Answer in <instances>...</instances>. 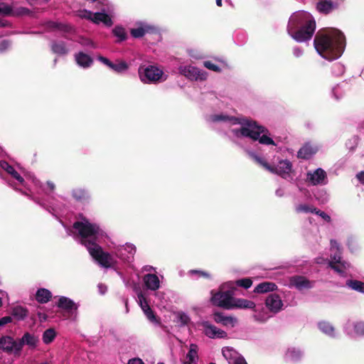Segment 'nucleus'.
I'll return each instance as SVG.
<instances>
[{
  "label": "nucleus",
  "mask_w": 364,
  "mask_h": 364,
  "mask_svg": "<svg viewBox=\"0 0 364 364\" xmlns=\"http://www.w3.org/2000/svg\"><path fill=\"white\" fill-rule=\"evenodd\" d=\"M314 45L316 51L326 60L338 58L344 51L346 38L338 29L324 28L316 33Z\"/></svg>",
  "instance_id": "nucleus-1"
},
{
  "label": "nucleus",
  "mask_w": 364,
  "mask_h": 364,
  "mask_svg": "<svg viewBox=\"0 0 364 364\" xmlns=\"http://www.w3.org/2000/svg\"><path fill=\"white\" fill-rule=\"evenodd\" d=\"M240 124L242 127L237 131L240 134L245 137H249L253 141H259L262 144L265 145H275L274 141L270 138L269 130L264 126L258 124L256 121L244 119Z\"/></svg>",
  "instance_id": "nucleus-2"
},
{
  "label": "nucleus",
  "mask_w": 364,
  "mask_h": 364,
  "mask_svg": "<svg viewBox=\"0 0 364 364\" xmlns=\"http://www.w3.org/2000/svg\"><path fill=\"white\" fill-rule=\"evenodd\" d=\"M73 228L77 230L81 237L80 242L87 250L97 244L96 240L100 230L97 225L88 221H76L73 223Z\"/></svg>",
  "instance_id": "nucleus-3"
},
{
  "label": "nucleus",
  "mask_w": 364,
  "mask_h": 364,
  "mask_svg": "<svg viewBox=\"0 0 364 364\" xmlns=\"http://www.w3.org/2000/svg\"><path fill=\"white\" fill-rule=\"evenodd\" d=\"M253 159L257 164L262 166L267 171L272 173L277 174L284 178H287L291 171V163L288 160L280 161L279 164L275 166L269 164L265 159L257 155H254Z\"/></svg>",
  "instance_id": "nucleus-4"
},
{
  "label": "nucleus",
  "mask_w": 364,
  "mask_h": 364,
  "mask_svg": "<svg viewBox=\"0 0 364 364\" xmlns=\"http://www.w3.org/2000/svg\"><path fill=\"white\" fill-rule=\"evenodd\" d=\"M138 73L141 80L145 83L160 82L164 75L163 70L155 65H141Z\"/></svg>",
  "instance_id": "nucleus-5"
},
{
  "label": "nucleus",
  "mask_w": 364,
  "mask_h": 364,
  "mask_svg": "<svg viewBox=\"0 0 364 364\" xmlns=\"http://www.w3.org/2000/svg\"><path fill=\"white\" fill-rule=\"evenodd\" d=\"M227 291L220 290L218 292L214 293L211 291V302L213 305L221 307L224 309H231V303L232 302V298L234 296V288Z\"/></svg>",
  "instance_id": "nucleus-6"
},
{
  "label": "nucleus",
  "mask_w": 364,
  "mask_h": 364,
  "mask_svg": "<svg viewBox=\"0 0 364 364\" xmlns=\"http://www.w3.org/2000/svg\"><path fill=\"white\" fill-rule=\"evenodd\" d=\"M88 252L105 268L112 267L116 263L114 257L109 253L104 252L102 248L97 244L89 249Z\"/></svg>",
  "instance_id": "nucleus-7"
},
{
  "label": "nucleus",
  "mask_w": 364,
  "mask_h": 364,
  "mask_svg": "<svg viewBox=\"0 0 364 364\" xmlns=\"http://www.w3.org/2000/svg\"><path fill=\"white\" fill-rule=\"evenodd\" d=\"M315 29V21L314 19L308 20L303 26L294 33L293 37L299 42L308 41L311 38Z\"/></svg>",
  "instance_id": "nucleus-8"
},
{
  "label": "nucleus",
  "mask_w": 364,
  "mask_h": 364,
  "mask_svg": "<svg viewBox=\"0 0 364 364\" xmlns=\"http://www.w3.org/2000/svg\"><path fill=\"white\" fill-rule=\"evenodd\" d=\"M18 341L14 340V338L9 336H4L0 338V349L8 354H14L19 356L21 354L20 350H18Z\"/></svg>",
  "instance_id": "nucleus-9"
},
{
  "label": "nucleus",
  "mask_w": 364,
  "mask_h": 364,
  "mask_svg": "<svg viewBox=\"0 0 364 364\" xmlns=\"http://www.w3.org/2000/svg\"><path fill=\"white\" fill-rule=\"evenodd\" d=\"M179 72L181 75L191 80H204L206 79L205 72L192 65L181 66L179 68Z\"/></svg>",
  "instance_id": "nucleus-10"
},
{
  "label": "nucleus",
  "mask_w": 364,
  "mask_h": 364,
  "mask_svg": "<svg viewBox=\"0 0 364 364\" xmlns=\"http://www.w3.org/2000/svg\"><path fill=\"white\" fill-rule=\"evenodd\" d=\"M97 60L117 73L125 72L129 68L128 64L124 60H117L116 63H112L107 58L102 55H99Z\"/></svg>",
  "instance_id": "nucleus-11"
},
{
  "label": "nucleus",
  "mask_w": 364,
  "mask_h": 364,
  "mask_svg": "<svg viewBox=\"0 0 364 364\" xmlns=\"http://www.w3.org/2000/svg\"><path fill=\"white\" fill-rule=\"evenodd\" d=\"M290 284L299 290L309 289L314 287L315 282L308 279L304 276H294L290 278Z\"/></svg>",
  "instance_id": "nucleus-12"
},
{
  "label": "nucleus",
  "mask_w": 364,
  "mask_h": 364,
  "mask_svg": "<svg viewBox=\"0 0 364 364\" xmlns=\"http://www.w3.org/2000/svg\"><path fill=\"white\" fill-rule=\"evenodd\" d=\"M203 326L205 334L210 338H225L228 337V333L225 331L210 324L208 322L203 323Z\"/></svg>",
  "instance_id": "nucleus-13"
},
{
  "label": "nucleus",
  "mask_w": 364,
  "mask_h": 364,
  "mask_svg": "<svg viewBox=\"0 0 364 364\" xmlns=\"http://www.w3.org/2000/svg\"><path fill=\"white\" fill-rule=\"evenodd\" d=\"M266 306L274 313L279 312L283 306L280 296L277 294H270L265 300Z\"/></svg>",
  "instance_id": "nucleus-14"
},
{
  "label": "nucleus",
  "mask_w": 364,
  "mask_h": 364,
  "mask_svg": "<svg viewBox=\"0 0 364 364\" xmlns=\"http://www.w3.org/2000/svg\"><path fill=\"white\" fill-rule=\"evenodd\" d=\"M339 4L331 0H318L316 4L317 11L323 14L327 15L332 11L338 9Z\"/></svg>",
  "instance_id": "nucleus-15"
},
{
  "label": "nucleus",
  "mask_w": 364,
  "mask_h": 364,
  "mask_svg": "<svg viewBox=\"0 0 364 364\" xmlns=\"http://www.w3.org/2000/svg\"><path fill=\"white\" fill-rule=\"evenodd\" d=\"M213 320L224 326L234 327L237 322L236 318L233 316H225L222 312L216 311L213 314Z\"/></svg>",
  "instance_id": "nucleus-16"
},
{
  "label": "nucleus",
  "mask_w": 364,
  "mask_h": 364,
  "mask_svg": "<svg viewBox=\"0 0 364 364\" xmlns=\"http://www.w3.org/2000/svg\"><path fill=\"white\" fill-rule=\"evenodd\" d=\"M18 346L17 350L21 352L22 348L25 344L31 348H36L38 342V338L34 335L31 334L28 332H26L22 338L18 339Z\"/></svg>",
  "instance_id": "nucleus-17"
},
{
  "label": "nucleus",
  "mask_w": 364,
  "mask_h": 364,
  "mask_svg": "<svg viewBox=\"0 0 364 364\" xmlns=\"http://www.w3.org/2000/svg\"><path fill=\"white\" fill-rule=\"evenodd\" d=\"M46 26L50 30H58L65 34H71L75 32V28L70 24L55 21H49Z\"/></svg>",
  "instance_id": "nucleus-18"
},
{
  "label": "nucleus",
  "mask_w": 364,
  "mask_h": 364,
  "mask_svg": "<svg viewBox=\"0 0 364 364\" xmlns=\"http://www.w3.org/2000/svg\"><path fill=\"white\" fill-rule=\"evenodd\" d=\"M57 306L60 309L65 310L68 313L77 309V304L70 299L66 296H60L57 303Z\"/></svg>",
  "instance_id": "nucleus-19"
},
{
  "label": "nucleus",
  "mask_w": 364,
  "mask_h": 364,
  "mask_svg": "<svg viewBox=\"0 0 364 364\" xmlns=\"http://www.w3.org/2000/svg\"><path fill=\"white\" fill-rule=\"evenodd\" d=\"M103 11H105V9H102ZM91 21L96 23L99 24L100 23H103L105 26L110 27L113 24V21L111 17L105 12H96L93 14V18H91Z\"/></svg>",
  "instance_id": "nucleus-20"
},
{
  "label": "nucleus",
  "mask_w": 364,
  "mask_h": 364,
  "mask_svg": "<svg viewBox=\"0 0 364 364\" xmlns=\"http://www.w3.org/2000/svg\"><path fill=\"white\" fill-rule=\"evenodd\" d=\"M231 309H254L255 304L250 300L245 299H236L233 296L231 303Z\"/></svg>",
  "instance_id": "nucleus-21"
},
{
  "label": "nucleus",
  "mask_w": 364,
  "mask_h": 364,
  "mask_svg": "<svg viewBox=\"0 0 364 364\" xmlns=\"http://www.w3.org/2000/svg\"><path fill=\"white\" fill-rule=\"evenodd\" d=\"M75 58L77 65L84 68L90 67L93 63V59L83 52H79L75 54Z\"/></svg>",
  "instance_id": "nucleus-22"
},
{
  "label": "nucleus",
  "mask_w": 364,
  "mask_h": 364,
  "mask_svg": "<svg viewBox=\"0 0 364 364\" xmlns=\"http://www.w3.org/2000/svg\"><path fill=\"white\" fill-rule=\"evenodd\" d=\"M326 177V172L320 168H317L313 173H308V180L313 185L321 183Z\"/></svg>",
  "instance_id": "nucleus-23"
},
{
  "label": "nucleus",
  "mask_w": 364,
  "mask_h": 364,
  "mask_svg": "<svg viewBox=\"0 0 364 364\" xmlns=\"http://www.w3.org/2000/svg\"><path fill=\"white\" fill-rule=\"evenodd\" d=\"M146 287L151 290H156L159 288V279L154 274H147L144 277Z\"/></svg>",
  "instance_id": "nucleus-24"
},
{
  "label": "nucleus",
  "mask_w": 364,
  "mask_h": 364,
  "mask_svg": "<svg viewBox=\"0 0 364 364\" xmlns=\"http://www.w3.org/2000/svg\"><path fill=\"white\" fill-rule=\"evenodd\" d=\"M277 286L275 283L271 282H264L255 287L254 292L257 294H264L273 291L277 290Z\"/></svg>",
  "instance_id": "nucleus-25"
},
{
  "label": "nucleus",
  "mask_w": 364,
  "mask_h": 364,
  "mask_svg": "<svg viewBox=\"0 0 364 364\" xmlns=\"http://www.w3.org/2000/svg\"><path fill=\"white\" fill-rule=\"evenodd\" d=\"M50 49L55 54L64 55L68 54V49L66 47V43L64 41H52L50 44Z\"/></svg>",
  "instance_id": "nucleus-26"
},
{
  "label": "nucleus",
  "mask_w": 364,
  "mask_h": 364,
  "mask_svg": "<svg viewBox=\"0 0 364 364\" xmlns=\"http://www.w3.org/2000/svg\"><path fill=\"white\" fill-rule=\"evenodd\" d=\"M52 298V293L47 289H38L36 293V299L40 304L48 303Z\"/></svg>",
  "instance_id": "nucleus-27"
},
{
  "label": "nucleus",
  "mask_w": 364,
  "mask_h": 364,
  "mask_svg": "<svg viewBox=\"0 0 364 364\" xmlns=\"http://www.w3.org/2000/svg\"><path fill=\"white\" fill-rule=\"evenodd\" d=\"M1 166L8 173H9L13 178L16 179L21 184L24 183L23 178L15 170V168L6 161L1 163Z\"/></svg>",
  "instance_id": "nucleus-28"
},
{
  "label": "nucleus",
  "mask_w": 364,
  "mask_h": 364,
  "mask_svg": "<svg viewBox=\"0 0 364 364\" xmlns=\"http://www.w3.org/2000/svg\"><path fill=\"white\" fill-rule=\"evenodd\" d=\"M331 261L329 262V267L336 272H341L340 266L343 267V264L341 262V252L336 251L333 255L331 256Z\"/></svg>",
  "instance_id": "nucleus-29"
},
{
  "label": "nucleus",
  "mask_w": 364,
  "mask_h": 364,
  "mask_svg": "<svg viewBox=\"0 0 364 364\" xmlns=\"http://www.w3.org/2000/svg\"><path fill=\"white\" fill-rule=\"evenodd\" d=\"M222 353L224 358L231 364L239 354L231 347H224L222 349Z\"/></svg>",
  "instance_id": "nucleus-30"
},
{
  "label": "nucleus",
  "mask_w": 364,
  "mask_h": 364,
  "mask_svg": "<svg viewBox=\"0 0 364 364\" xmlns=\"http://www.w3.org/2000/svg\"><path fill=\"white\" fill-rule=\"evenodd\" d=\"M346 285L353 290L364 293V282L355 279H348Z\"/></svg>",
  "instance_id": "nucleus-31"
},
{
  "label": "nucleus",
  "mask_w": 364,
  "mask_h": 364,
  "mask_svg": "<svg viewBox=\"0 0 364 364\" xmlns=\"http://www.w3.org/2000/svg\"><path fill=\"white\" fill-rule=\"evenodd\" d=\"M197 350L198 346L196 344H191L190 346V349L188 353L186 355V361L185 364H194L196 361V358H197Z\"/></svg>",
  "instance_id": "nucleus-32"
},
{
  "label": "nucleus",
  "mask_w": 364,
  "mask_h": 364,
  "mask_svg": "<svg viewBox=\"0 0 364 364\" xmlns=\"http://www.w3.org/2000/svg\"><path fill=\"white\" fill-rule=\"evenodd\" d=\"M72 196L77 200H83L89 198L87 191L82 188H75L72 192Z\"/></svg>",
  "instance_id": "nucleus-33"
},
{
  "label": "nucleus",
  "mask_w": 364,
  "mask_h": 364,
  "mask_svg": "<svg viewBox=\"0 0 364 364\" xmlns=\"http://www.w3.org/2000/svg\"><path fill=\"white\" fill-rule=\"evenodd\" d=\"M112 33L114 36L118 38L117 41L118 43L125 41L127 38V34L125 31V29L120 26H115L112 30Z\"/></svg>",
  "instance_id": "nucleus-34"
},
{
  "label": "nucleus",
  "mask_w": 364,
  "mask_h": 364,
  "mask_svg": "<svg viewBox=\"0 0 364 364\" xmlns=\"http://www.w3.org/2000/svg\"><path fill=\"white\" fill-rule=\"evenodd\" d=\"M12 315L18 320H23L28 315V310L26 308L18 306L13 309Z\"/></svg>",
  "instance_id": "nucleus-35"
},
{
  "label": "nucleus",
  "mask_w": 364,
  "mask_h": 364,
  "mask_svg": "<svg viewBox=\"0 0 364 364\" xmlns=\"http://www.w3.org/2000/svg\"><path fill=\"white\" fill-rule=\"evenodd\" d=\"M56 336V332L55 331L50 328L47 330H46L43 333V341L46 344L50 343L55 338Z\"/></svg>",
  "instance_id": "nucleus-36"
},
{
  "label": "nucleus",
  "mask_w": 364,
  "mask_h": 364,
  "mask_svg": "<svg viewBox=\"0 0 364 364\" xmlns=\"http://www.w3.org/2000/svg\"><path fill=\"white\" fill-rule=\"evenodd\" d=\"M314 152L311 147L304 146L299 150L297 156L300 159H308L314 154Z\"/></svg>",
  "instance_id": "nucleus-37"
},
{
  "label": "nucleus",
  "mask_w": 364,
  "mask_h": 364,
  "mask_svg": "<svg viewBox=\"0 0 364 364\" xmlns=\"http://www.w3.org/2000/svg\"><path fill=\"white\" fill-rule=\"evenodd\" d=\"M319 329L324 333L333 336L334 328L327 321H321L318 323Z\"/></svg>",
  "instance_id": "nucleus-38"
},
{
  "label": "nucleus",
  "mask_w": 364,
  "mask_h": 364,
  "mask_svg": "<svg viewBox=\"0 0 364 364\" xmlns=\"http://www.w3.org/2000/svg\"><path fill=\"white\" fill-rule=\"evenodd\" d=\"M316 208H314V206H311L306 204H301L299 205L296 210L297 213H314L316 211Z\"/></svg>",
  "instance_id": "nucleus-39"
},
{
  "label": "nucleus",
  "mask_w": 364,
  "mask_h": 364,
  "mask_svg": "<svg viewBox=\"0 0 364 364\" xmlns=\"http://www.w3.org/2000/svg\"><path fill=\"white\" fill-rule=\"evenodd\" d=\"M235 284L238 287H241L245 289H247L252 286V281L250 278H243V279L237 280L235 282Z\"/></svg>",
  "instance_id": "nucleus-40"
},
{
  "label": "nucleus",
  "mask_w": 364,
  "mask_h": 364,
  "mask_svg": "<svg viewBox=\"0 0 364 364\" xmlns=\"http://www.w3.org/2000/svg\"><path fill=\"white\" fill-rule=\"evenodd\" d=\"M146 30L143 27H139L136 28H132L130 31L131 35L136 38L143 37L146 33Z\"/></svg>",
  "instance_id": "nucleus-41"
},
{
  "label": "nucleus",
  "mask_w": 364,
  "mask_h": 364,
  "mask_svg": "<svg viewBox=\"0 0 364 364\" xmlns=\"http://www.w3.org/2000/svg\"><path fill=\"white\" fill-rule=\"evenodd\" d=\"M144 307L146 308H143V311L145 315L146 316L147 318L151 321H155L156 320V316L152 309L150 308L149 305L148 304H146V305H144Z\"/></svg>",
  "instance_id": "nucleus-42"
},
{
  "label": "nucleus",
  "mask_w": 364,
  "mask_h": 364,
  "mask_svg": "<svg viewBox=\"0 0 364 364\" xmlns=\"http://www.w3.org/2000/svg\"><path fill=\"white\" fill-rule=\"evenodd\" d=\"M203 65H204V67L206 68L208 70L215 71L216 73L221 72L220 68L219 66H218L217 65L214 64L213 63H212L210 60L205 61L203 63Z\"/></svg>",
  "instance_id": "nucleus-43"
},
{
  "label": "nucleus",
  "mask_w": 364,
  "mask_h": 364,
  "mask_svg": "<svg viewBox=\"0 0 364 364\" xmlns=\"http://www.w3.org/2000/svg\"><path fill=\"white\" fill-rule=\"evenodd\" d=\"M287 356H289L291 360H297L301 357V352L295 349H291L288 350Z\"/></svg>",
  "instance_id": "nucleus-44"
},
{
  "label": "nucleus",
  "mask_w": 364,
  "mask_h": 364,
  "mask_svg": "<svg viewBox=\"0 0 364 364\" xmlns=\"http://www.w3.org/2000/svg\"><path fill=\"white\" fill-rule=\"evenodd\" d=\"M355 332L360 336L364 335V322H358L354 326Z\"/></svg>",
  "instance_id": "nucleus-45"
},
{
  "label": "nucleus",
  "mask_w": 364,
  "mask_h": 364,
  "mask_svg": "<svg viewBox=\"0 0 364 364\" xmlns=\"http://www.w3.org/2000/svg\"><path fill=\"white\" fill-rule=\"evenodd\" d=\"M191 274H197L199 277H203V278H205V279H210V274L208 272H205V271L193 269V270L191 271Z\"/></svg>",
  "instance_id": "nucleus-46"
},
{
  "label": "nucleus",
  "mask_w": 364,
  "mask_h": 364,
  "mask_svg": "<svg viewBox=\"0 0 364 364\" xmlns=\"http://www.w3.org/2000/svg\"><path fill=\"white\" fill-rule=\"evenodd\" d=\"M0 13L6 16H9L12 13V9L9 6L0 4Z\"/></svg>",
  "instance_id": "nucleus-47"
},
{
  "label": "nucleus",
  "mask_w": 364,
  "mask_h": 364,
  "mask_svg": "<svg viewBox=\"0 0 364 364\" xmlns=\"http://www.w3.org/2000/svg\"><path fill=\"white\" fill-rule=\"evenodd\" d=\"M11 46L9 40H3L0 42V52H4L7 50Z\"/></svg>",
  "instance_id": "nucleus-48"
},
{
  "label": "nucleus",
  "mask_w": 364,
  "mask_h": 364,
  "mask_svg": "<svg viewBox=\"0 0 364 364\" xmlns=\"http://www.w3.org/2000/svg\"><path fill=\"white\" fill-rule=\"evenodd\" d=\"M314 213L321 216L324 220H326L327 222L331 221V217L328 214H326L325 212L321 211V210H318L316 208Z\"/></svg>",
  "instance_id": "nucleus-49"
},
{
  "label": "nucleus",
  "mask_w": 364,
  "mask_h": 364,
  "mask_svg": "<svg viewBox=\"0 0 364 364\" xmlns=\"http://www.w3.org/2000/svg\"><path fill=\"white\" fill-rule=\"evenodd\" d=\"M138 299L141 309H145L146 307H144V305H146V304H148L145 296L141 293H140L139 294H138Z\"/></svg>",
  "instance_id": "nucleus-50"
},
{
  "label": "nucleus",
  "mask_w": 364,
  "mask_h": 364,
  "mask_svg": "<svg viewBox=\"0 0 364 364\" xmlns=\"http://www.w3.org/2000/svg\"><path fill=\"white\" fill-rule=\"evenodd\" d=\"M231 364H247V363L242 355H239Z\"/></svg>",
  "instance_id": "nucleus-51"
},
{
  "label": "nucleus",
  "mask_w": 364,
  "mask_h": 364,
  "mask_svg": "<svg viewBox=\"0 0 364 364\" xmlns=\"http://www.w3.org/2000/svg\"><path fill=\"white\" fill-rule=\"evenodd\" d=\"M31 14V11L25 7H20L17 10V15H28Z\"/></svg>",
  "instance_id": "nucleus-52"
},
{
  "label": "nucleus",
  "mask_w": 364,
  "mask_h": 364,
  "mask_svg": "<svg viewBox=\"0 0 364 364\" xmlns=\"http://www.w3.org/2000/svg\"><path fill=\"white\" fill-rule=\"evenodd\" d=\"M12 321L11 316H4L0 318V326H4Z\"/></svg>",
  "instance_id": "nucleus-53"
},
{
  "label": "nucleus",
  "mask_w": 364,
  "mask_h": 364,
  "mask_svg": "<svg viewBox=\"0 0 364 364\" xmlns=\"http://www.w3.org/2000/svg\"><path fill=\"white\" fill-rule=\"evenodd\" d=\"M180 321L183 324L186 325L189 322L190 318L186 314H180Z\"/></svg>",
  "instance_id": "nucleus-54"
},
{
  "label": "nucleus",
  "mask_w": 364,
  "mask_h": 364,
  "mask_svg": "<svg viewBox=\"0 0 364 364\" xmlns=\"http://www.w3.org/2000/svg\"><path fill=\"white\" fill-rule=\"evenodd\" d=\"M293 53L296 58H299L303 55V50L299 48H294L293 50Z\"/></svg>",
  "instance_id": "nucleus-55"
},
{
  "label": "nucleus",
  "mask_w": 364,
  "mask_h": 364,
  "mask_svg": "<svg viewBox=\"0 0 364 364\" xmlns=\"http://www.w3.org/2000/svg\"><path fill=\"white\" fill-rule=\"evenodd\" d=\"M227 119V117L220 114V115H214L213 117V120L214 122H218V121H225Z\"/></svg>",
  "instance_id": "nucleus-56"
},
{
  "label": "nucleus",
  "mask_w": 364,
  "mask_h": 364,
  "mask_svg": "<svg viewBox=\"0 0 364 364\" xmlns=\"http://www.w3.org/2000/svg\"><path fill=\"white\" fill-rule=\"evenodd\" d=\"M127 364H144V363L140 358H132L128 361Z\"/></svg>",
  "instance_id": "nucleus-57"
},
{
  "label": "nucleus",
  "mask_w": 364,
  "mask_h": 364,
  "mask_svg": "<svg viewBox=\"0 0 364 364\" xmlns=\"http://www.w3.org/2000/svg\"><path fill=\"white\" fill-rule=\"evenodd\" d=\"M358 180L364 185V171H362L356 174Z\"/></svg>",
  "instance_id": "nucleus-58"
},
{
  "label": "nucleus",
  "mask_w": 364,
  "mask_h": 364,
  "mask_svg": "<svg viewBox=\"0 0 364 364\" xmlns=\"http://www.w3.org/2000/svg\"><path fill=\"white\" fill-rule=\"evenodd\" d=\"M38 316L41 322H44L47 320L48 316L44 313H38Z\"/></svg>",
  "instance_id": "nucleus-59"
},
{
  "label": "nucleus",
  "mask_w": 364,
  "mask_h": 364,
  "mask_svg": "<svg viewBox=\"0 0 364 364\" xmlns=\"http://www.w3.org/2000/svg\"><path fill=\"white\" fill-rule=\"evenodd\" d=\"M85 14L83 16V18L89 19V20H91V18H93L94 14L92 13L91 11L85 10Z\"/></svg>",
  "instance_id": "nucleus-60"
},
{
  "label": "nucleus",
  "mask_w": 364,
  "mask_h": 364,
  "mask_svg": "<svg viewBox=\"0 0 364 364\" xmlns=\"http://www.w3.org/2000/svg\"><path fill=\"white\" fill-rule=\"evenodd\" d=\"M46 184L50 191L53 192L55 190V186L52 181H47Z\"/></svg>",
  "instance_id": "nucleus-61"
},
{
  "label": "nucleus",
  "mask_w": 364,
  "mask_h": 364,
  "mask_svg": "<svg viewBox=\"0 0 364 364\" xmlns=\"http://www.w3.org/2000/svg\"><path fill=\"white\" fill-rule=\"evenodd\" d=\"M84 46H93V42L90 39H83V41L81 43Z\"/></svg>",
  "instance_id": "nucleus-62"
},
{
  "label": "nucleus",
  "mask_w": 364,
  "mask_h": 364,
  "mask_svg": "<svg viewBox=\"0 0 364 364\" xmlns=\"http://www.w3.org/2000/svg\"><path fill=\"white\" fill-rule=\"evenodd\" d=\"M331 247L332 248H336V250L338 251H340L339 245H338V244L337 243V242L336 240H331Z\"/></svg>",
  "instance_id": "nucleus-63"
},
{
  "label": "nucleus",
  "mask_w": 364,
  "mask_h": 364,
  "mask_svg": "<svg viewBox=\"0 0 364 364\" xmlns=\"http://www.w3.org/2000/svg\"><path fill=\"white\" fill-rule=\"evenodd\" d=\"M9 26L8 23L0 19V28H5Z\"/></svg>",
  "instance_id": "nucleus-64"
}]
</instances>
